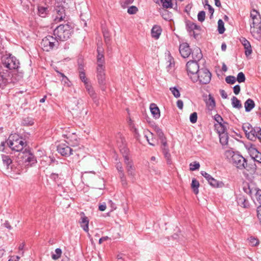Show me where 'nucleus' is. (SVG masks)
Instances as JSON below:
<instances>
[{
  "instance_id": "49",
  "label": "nucleus",
  "mask_w": 261,
  "mask_h": 261,
  "mask_svg": "<svg viewBox=\"0 0 261 261\" xmlns=\"http://www.w3.org/2000/svg\"><path fill=\"white\" fill-rule=\"evenodd\" d=\"M55 253L56 254H52L51 257L54 259H57L61 256L62 254V250L60 248H57L55 250Z\"/></svg>"
},
{
  "instance_id": "38",
  "label": "nucleus",
  "mask_w": 261,
  "mask_h": 261,
  "mask_svg": "<svg viewBox=\"0 0 261 261\" xmlns=\"http://www.w3.org/2000/svg\"><path fill=\"white\" fill-rule=\"evenodd\" d=\"M214 119L219 124L220 127H221L220 129L226 128L225 125V124L222 123L223 121V119L220 115L218 114L215 115L214 116Z\"/></svg>"
},
{
  "instance_id": "34",
  "label": "nucleus",
  "mask_w": 261,
  "mask_h": 261,
  "mask_svg": "<svg viewBox=\"0 0 261 261\" xmlns=\"http://www.w3.org/2000/svg\"><path fill=\"white\" fill-rule=\"evenodd\" d=\"M48 12V9L46 7L39 6L38 8V15L42 17H45L47 15Z\"/></svg>"
},
{
  "instance_id": "11",
  "label": "nucleus",
  "mask_w": 261,
  "mask_h": 261,
  "mask_svg": "<svg viewBox=\"0 0 261 261\" xmlns=\"http://www.w3.org/2000/svg\"><path fill=\"white\" fill-rule=\"evenodd\" d=\"M186 29L190 35L195 38H196L200 33V27L190 21H186Z\"/></svg>"
},
{
  "instance_id": "30",
  "label": "nucleus",
  "mask_w": 261,
  "mask_h": 261,
  "mask_svg": "<svg viewBox=\"0 0 261 261\" xmlns=\"http://www.w3.org/2000/svg\"><path fill=\"white\" fill-rule=\"evenodd\" d=\"M244 107L246 112L251 111L255 107L254 101L250 98L248 99L244 103Z\"/></svg>"
},
{
  "instance_id": "8",
  "label": "nucleus",
  "mask_w": 261,
  "mask_h": 261,
  "mask_svg": "<svg viewBox=\"0 0 261 261\" xmlns=\"http://www.w3.org/2000/svg\"><path fill=\"white\" fill-rule=\"evenodd\" d=\"M212 74L206 68H201L197 74V82L199 81L201 84H208L211 80Z\"/></svg>"
},
{
  "instance_id": "5",
  "label": "nucleus",
  "mask_w": 261,
  "mask_h": 261,
  "mask_svg": "<svg viewBox=\"0 0 261 261\" xmlns=\"http://www.w3.org/2000/svg\"><path fill=\"white\" fill-rule=\"evenodd\" d=\"M59 45V41L55 37L51 35L47 36L42 39L41 46L44 51H49L54 48H57Z\"/></svg>"
},
{
  "instance_id": "33",
  "label": "nucleus",
  "mask_w": 261,
  "mask_h": 261,
  "mask_svg": "<svg viewBox=\"0 0 261 261\" xmlns=\"http://www.w3.org/2000/svg\"><path fill=\"white\" fill-rule=\"evenodd\" d=\"M57 73L59 75L62 77V82L63 83L64 86H66L67 87H70L71 85V82L69 80L67 76H66L63 73L59 72V71H57Z\"/></svg>"
},
{
  "instance_id": "41",
  "label": "nucleus",
  "mask_w": 261,
  "mask_h": 261,
  "mask_svg": "<svg viewBox=\"0 0 261 261\" xmlns=\"http://www.w3.org/2000/svg\"><path fill=\"white\" fill-rule=\"evenodd\" d=\"M129 125L131 129V130L134 132L135 134V136L136 138L138 139V137H139V134L138 132V129L135 127V124L133 122V121L130 119L129 122Z\"/></svg>"
},
{
  "instance_id": "53",
  "label": "nucleus",
  "mask_w": 261,
  "mask_h": 261,
  "mask_svg": "<svg viewBox=\"0 0 261 261\" xmlns=\"http://www.w3.org/2000/svg\"><path fill=\"white\" fill-rule=\"evenodd\" d=\"M205 13L204 11H201L198 13V15H197V18H198V21H199L200 22H203L205 19Z\"/></svg>"
},
{
  "instance_id": "61",
  "label": "nucleus",
  "mask_w": 261,
  "mask_h": 261,
  "mask_svg": "<svg viewBox=\"0 0 261 261\" xmlns=\"http://www.w3.org/2000/svg\"><path fill=\"white\" fill-rule=\"evenodd\" d=\"M206 9H208V12L211 14L210 18H211L214 12V9L210 5H207Z\"/></svg>"
},
{
  "instance_id": "12",
  "label": "nucleus",
  "mask_w": 261,
  "mask_h": 261,
  "mask_svg": "<svg viewBox=\"0 0 261 261\" xmlns=\"http://www.w3.org/2000/svg\"><path fill=\"white\" fill-rule=\"evenodd\" d=\"M231 162L237 168L241 170L245 169L247 166L246 159L238 153L233 156V159Z\"/></svg>"
},
{
  "instance_id": "57",
  "label": "nucleus",
  "mask_w": 261,
  "mask_h": 261,
  "mask_svg": "<svg viewBox=\"0 0 261 261\" xmlns=\"http://www.w3.org/2000/svg\"><path fill=\"white\" fill-rule=\"evenodd\" d=\"M116 166L117 169L118 170V171L119 172L120 175H122V176H123L124 173H123V168H122L121 164L120 163H117L116 164Z\"/></svg>"
},
{
  "instance_id": "17",
  "label": "nucleus",
  "mask_w": 261,
  "mask_h": 261,
  "mask_svg": "<svg viewBox=\"0 0 261 261\" xmlns=\"http://www.w3.org/2000/svg\"><path fill=\"white\" fill-rule=\"evenodd\" d=\"M179 51L184 58H188L191 54V50L187 43H182L179 45Z\"/></svg>"
},
{
  "instance_id": "48",
  "label": "nucleus",
  "mask_w": 261,
  "mask_h": 261,
  "mask_svg": "<svg viewBox=\"0 0 261 261\" xmlns=\"http://www.w3.org/2000/svg\"><path fill=\"white\" fill-rule=\"evenodd\" d=\"M190 169L191 171L197 170L200 167V164L198 162H194L190 164Z\"/></svg>"
},
{
  "instance_id": "1",
  "label": "nucleus",
  "mask_w": 261,
  "mask_h": 261,
  "mask_svg": "<svg viewBox=\"0 0 261 261\" xmlns=\"http://www.w3.org/2000/svg\"><path fill=\"white\" fill-rule=\"evenodd\" d=\"M250 16V33L253 38L259 40L261 39V16L257 11L253 9Z\"/></svg>"
},
{
  "instance_id": "62",
  "label": "nucleus",
  "mask_w": 261,
  "mask_h": 261,
  "mask_svg": "<svg viewBox=\"0 0 261 261\" xmlns=\"http://www.w3.org/2000/svg\"><path fill=\"white\" fill-rule=\"evenodd\" d=\"M257 216L258 218L259 222L261 221V205L257 207Z\"/></svg>"
},
{
  "instance_id": "22",
  "label": "nucleus",
  "mask_w": 261,
  "mask_h": 261,
  "mask_svg": "<svg viewBox=\"0 0 261 261\" xmlns=\"http://www.w3.org/2000/svg\"><path fill=\"white\" fill-rule=\"evenodd\" d=\"M226 130V128H223L219 130L220 142L223 146L225 145L228 143L229 137L228 134L225 133Z\"/></svg>"
},
{
  "instance_id": "31",
  "label": "nucleus",
  "mask_w": 261,
  "mask_h": 261,
  "mask_svg": "<svg viewBox=\"0 0 261 261\" xmlns=\"http://www.w3.org/2000/svg\"><path fill=\"white\" fill-rule=\"evenodd\" d=\"M192 53V58L194 59V61H196V60H200L202 57V55L201 52V50L199 48H195Z\"/></svg>"
},
{
  "instance_id": "42",
  "label": "nucleus",
  "mask_w": 261,
  "mask_h": 261,
  "mask_svg": "<svg viewBox=\"0 0 261 261\" xmlns=\"http://www.w3.org/2000/svg\"><path fill=\"white\" fill-rule=\"evenodd\" d=\"M252 128V126L249 123H245L243 125L242 128L247 137H248V135L250 133Z\"/></svg>"
},
{
  "instance_id": "21",
  "label": "nucleus",
  "mask_w": 261,
  "mask_h": 261,
  "mask_svg": "<svg viewBox=\"0 0 261 261\" xmlns=\"http://www.w3.org/2000/svg\"><path fill=\"white\" fill-rule=\"evenodd\" d=\"M251 157L256 162L261 163V153L252 145L248 149Z\"/></svg>"
},
{
  "instance_id": "64",
  "label": "nucleus",
  "mask_w": 261,
  "mask_h": 261,
  "mask_svg": "<svg viewBox=\"0 0 261 261\" xmlns=\"http://www.w3.org/2000/svg\"><path fill=\"white\" fill-rule=\"evenodd\" d=\"M106 204L105 203H103L99 205L98 209L100 211H104L106 210Z\"/></svg>"
},
{
  "instance_id": "63",
  "label": "nucleus",
  "mask_w": 261,
  "mask_h": 261,
  "mask_svg": "<svg viewBox=\"0 0 261 261\" xmlns=\"http://www.w3.org/2000/svg\"><path fill=\"white\" fill-rule=\"evenodd\" d=\"M177 107L180 110H182L184 106L183 101L181 100H178L176 102Z\"/></svg>"
},
{
  "instance_id": "3",
  "label": "nucleus",
  "mask_w": 261,
  "mask_h": 261,
  "mask_svg": "<svg viewBox=\"0 0 261 261\" xmlns=\"http://www.w3.org/2000/svg\"><path fill=\"white\" fill-rule=\"evenodd\" d=\"M154 129L161 140L162 152L164 154V158L166 160L167 164L170 165L172 164L171 155L169 152V149L167 146V141L166 140L165 137H164V133L157 125L154 126Z\"/></svg>"
},
{
  "instance_id": "54",
  "label": "nucleus",
  "mask_w": 261,
  "mask_h": 261,
  "mask_svg": "<svg viewBox=\"0 0 261 261\" xmlns=\"http://www.w3.org/2000/svg\"><path fill=\"white\" fill-rule=\"evenodd\" d=\"M79 75L80 79L84 83V85H86V83H89L88 79L86 76L85 71H81V73H80Z\"/></svg>"
},
{
  "instance_id": "7",
  "label": "nucleus",
  "mask_w": 261,
  "mask_h": 261,
  "mask_svg": "<svg viewBox=\"0 0 261 261\" xmlns=\"http://www.w3.org/2000/svg\"><path fill=\"white\" fill-rule=\"evenodd\" d=\"M3 64L6 68L10 70L18 69L19 66V61L11 55L4 57Z\"/></svg>"
},
{
  "instance_id": "20",
  "label": "nucleus",
  "mask_w": 261,
  "mask_h": 261,
  "mask_svg": "<svg viewBox=\"0 0 261 261\" xmlns=\"http://www.w3.org/2000/svg\"><path fill=\"white\" fill-rule=\"evenodd\" d=\"M81 218L79 220V223L81 227L86 232L89 231V220L87 217H86L83 212L80 214Z\"/></svg>"
},
{
  "instance_id": "26",
  "label": "nucleus",
  "mask_w": 261,
  "mask_h": 261,
  "mask_svg": "<svg viewBox=\"0 0 261 261\" xmlns=\"http://www.w3.org/2000/svg\"><path fill=\"white\" fill-rule=\"evenodd\" d=\"M145 137L146 138L148 143L151 146L155 145V139L153 138V134L148 130H145L144 132Z\"/></svg>"
},
{
  "instance_id": "19",
  "label": "nucleus",
  "mask_w": 261,
  "mask_h": 261,
  "mask_svg": "<svg viewBox=\"0 0 261 261\" xmlns=\"http://www.w3.org/2000/svg\"><path fill=\"white\" fill-rule=\"evenodd\" d=\"M85 86L88 94L92 98L93 102L96 104V106H98L99 105L98 98H97V95L91 85L89 83H86Z\"/></svg>"
},
{
  "instance_id": "43",
  "label": "nucleus",
  "mask_w": 261,
  "mask_h": 261,
  "mask_svg": "<svg viewBox=\"0 0 261 261\" xmlns=\"http://www.w3.org/2000/svg\"><path fill=\"white\" fill-rule=\"evenodd\" d=\"M8 82V80L0 74V89H3Z\"/></svg>"
},
{
  "instance_id": "27",
  "label": "nucleus",
  "mask_w": 261,
  "mask_h": 261,
  "mask_svg": "<svg viewBox=\"0 0 261 261\" xmlns=\"http://www.w3.org/2000/svg\"><path fill=\"white\" fill-rule=\"evenodd\" d=\"M260 127H252L250 133L248 135L247 138L252 141L255 140L258 134L260 132Z\"/></svg>"
},
{
  "instance_id": "59",
  "label": "nucleus",
  "mask_w": 261,
  "mask_h": 261,
  "mask_svg": "<svg viewBox=\"0 0 261 261\" xmlns=\"http://www.w3.org/2000/svg\"><path fill=\"white\" fill-rule=\"evenodd\" d=\"M117 137H119L120 140H117V143L118 144V145L119 146H121V144H122V145H123V141L124 140V138L122 137V135L120 133H118L117 135Z\"/></svg>"
},
{
  "instance_id": "39",
  "label": "nucleus",
  "mask_w": 261,
  "mask_h": 261,
  "mask_svg": "<svg viewBox=\"0 0 261 261\" xmlns=\"http://www.w3.org/2000/svg\"><path fill=\"white\" fill-rule=\"evenodd\" d=\"M224 23L222 19H219L218 21V31L219 34H222L225 32Z\"/></svg>"
},
{
  "instance_id": "60",
  "label": "nucleus",
  "mask_w": 261,
  "mask_h": 261,
  "mask_svg": "<svg viewBox=\"0 0 261 261\" xmlns=\"http://www.w3.org/2000/svg\"><path fill=\"white\" fill-rule=\"evenodd\" d=\"M233 92L236 95H238L240 92V86L239 85L234 86L233 88Z\"/></svg>"
},
{
  "instance_id": "25",
  "label": "nucleus",
  "mask_w": 261,
  "mask_h": 261,
  "mask_svg": "<svg viewBox=\"0 0 261 261\" xmlns=\"http://www.w3.org/2000/svg\"><path fill=\"white\" fill-rule=\"evenodd\" d=\"M150 110L153 117L155 119H159L160 117V111L157 105L152 103L150 105Z\"/></svg>"
},
{
  "instance_id": "9",
  "label": "nucleus",
  "mask_w": 261,
  "mask_h": 261,
  "mask_svg": "<svg viewBox=\"0 0 261 261\" xmlns=\"http://www.w3.org/2000/svg\"><path fill=\"white\" fill-rule=\"evenodd\" d=\"M105 65L96 66V77L98 84L101 86V89L103 90L104 86L106 84V72Z\"/></svg>"
},
{
  "instance_id": "23",
  "label": "nucleus",
  "mask_w": 261,
  "mask_h": 261,
  "mask_svg": "<svg viewBox=\"0 0 261 261\" xmlns=\"http://www.w3.org/2000/svg\"><path fill=\"white\" fill-rule=\"evenodd\" d=\"M103 51V49L102 47L99 46L97 47V66L105 65V60Z\"/></svg>"
},
{
  "instance_id": "44",
  "label": "nucleus",
  "mask_w": 261,
  "mask_h": 261,
  "mask_svg": "<svg viewBox=\"0 0 261 261\" xmlns=\"http://www.w3.org/2000/svg\"><path fill=\"white\" fill-rule=\"evenodd\" d=\"M249 244L252 246H255L258 245L259 244V240L253 237H251L248 239Z\"/></svg>"
},
{
  "instance_id": "52",
  "label": "nucleus",
  "mask_w": 261,
  "mask_h": 261,
  "mask_svg": "<svg viewBox=\"0 0 261 261\" xmlns=\"http://www.w3.org/2000/svg\"><path fill=\"white\" fill-rule=\"evenodd\" d=\"M225 81L228 84H233L236 81V79L233 76L229 75L225 78Z\"/></svg>"
},
{
  "instance_id": "36",
  "label": "nucleus",
  "mask_w": 261,
  "mask_h": 261,
  "mask_svg": "<svg viewBox=\"0 0 261 261\" xmlns=\"http://www.w3.org/2000/svg\"><path fill=\"white\" fill-rule=\"evenodd\" d=\"M237 154V153H236L231 149L226 150L224 153L225 157L230 160H231V161L233 160V156Z\"/></svg>"
},
{
  "instance_id": "15",
  "label": "nucleus",
  "mask_w": 261,
  "mask_h": 261,
  "mask_svg": "<svg viewBox=\"0 0 261 261\" xmlns=\"http://www.w3.org/2000/svg\"><path fill=\"white\" fill-rule=\"evenodd\" d=\"M57 150L63 156H68L72 154V149L67 144L62 143L57 147Z\"/></svg>"
},
{
  "instance_id": "2",
  "label": "nucleus",
  "mask_w": 261,
  "mask_h": 261,
  "mask_svg": "<svg viewBox=\"0 0 261 261\" xmlns=\"http://www.w3.org/2000/svg\"><path fill=\"white\" fill-rule=\"evenodd\" d=\"M73 32V29L70 24H61L55 29L54 35L58 41H64L70 38Z\"/></svg>"
},
{
  "instance_id": "51",
  "label": "nucleus",
  "mask_w": 261,
  "mask_h": 261,
  "mask_svg": "<svg viewBox=\"0 0 261 261\" xmlns=\"http://www.w3.org/2000/svg\"><path fill=\"white\" fill-rule=\"evenodd\" d=\"M245 79L246 78L245 74L242 72H240L238 74L237 80L239 83H242L245 82Z\"/></svg>"
},
{
  "instance_id": "35",
  "label": "nucleus",
  "mask_w": 261,
  "mask_h": 261,
  "mask_svg": "<svg viewBox=\"0 0 261 261\" xmlns=\"http://www.w3.org/2000/svg\"><path fill=\"white\" fill-rule=\"evenodd\" d=\"M231 103L232 107L234 108L240 109L242 108V105L240 101L235 96H233L232 97Z\"/></svg>"
},
{
  "instance_id": "4",
  "label": "nucleus",
  "mask_w": 261,
  "mask_h": 261,
  "mask_svg": "<svg viewBox=\"0 0 261 261\" xmlns=\"http://www.w3.org/2000/svg\"><path fill=\"white\" fill-rule=\"evenodd\" d=\"M7 144L12 150L21 151L25 146L26 142L17 134H11L7 141Z\"/></svg>"
},
{
  "instance_id": "14",
  "label": "nucleus",
  "mask_w": 261,
  "mask_h": 261,
  "mask_svg": "<svg viewBox=\"0 0 261 261\" xmlns=\"http://www.w3.org/2000/svg\"><path fill=\"white\" fill-rule=\"evenodd\" d=\"M23 155L21 156L24 159V163L27 166H32L36 163V159L34 155L27 149L22 152Z\"/></svg>"
},
{
  "instance_id": "29",
  "label": "nucleus",
  "mask_w": 261,
  "mask_h": 261,
  "mask_svg": "<svg viewBox=\"0 0 261 261\" xmlns=\"http://www.w3.org/2000/svg\"><path fill=\"white\" fill-rule=\"evenodd\" d=\"M162 29L159 25H154L151 29L152 37L156 39H158L161 34Z\"/></svg>"
},
{
  "instance_id": "46",
  "label": "nucleus",
  "mask_w": 261,
  "mask_h": 261,
  "mask_svg": "<svg viewBox=\"0 0 261 261\" xmlns=\"http://www.w3.org/2000/svg\"><path fill=\"white\" fill-rule=\"evenodd\" d=\"M22 123L26 126L32 125L34 124V120L31 118H26L22 120Z\"/></svg>"
},
{
  "instance_id": "56",
  "label": "nucleus",
  "mask_w": 261,
  "mask_h": 261,
  "mask_svg": "<svg viewBox=\"0 0 261 261\" xmlns=\"http://www.w3.org/2000/svg\"><path fill=\"white\" fill-rule=\"evenodd\" d=\"M138 11V8L136 6H130L127 9V13L129 14H134Z\"/></svg>"
},
{
  "instance_id": "32",
  "label": "nucleus",
  "mask_w": 261,
  "mask_h": 261,
  "mask_svg": "<svg viewBox=\"0 0 261 261\" xmlns=\"http://www.w3.org/2000/svg\"><path fill=\"white\" fill-rule=\"evenodd\" d=\"M208 183L211 186L214 188H220L222 187L224 185L222 181H219L214 179L213 177H212L210 179V180L208 181Z\"/></svg>"
},
{
  "instance_id": "58",
  "label": "nucleus",
  "mask_w": 261,
  "mask_h": 261,
  "mask_svg": "<svg viewBox=\"0 0 261 261\" xmlns=\"http://www.w3.org/2000/svg\"><path fill=\"white\" fill-rule=\"evenodd\" d=\"M201 174L203 177H204L206 179V180H207L208 182L210 180V179H211L212 177L211 175H210L209 174H208L207 173H206V172L203 171H202L201 172Z\"/></svg>"
},
{
  "instance_id": "24",
  "label": "nucleus",
  "mask_w": 261,
  "mask_h": 261,
  "mask_svg": "<svg viewBox=\"0 0 261 261\" xmlns=\"http://www.w3.org/2000/svg\"><path fill=\"white\" fill-rule=\"evenodd\" d=\"M241 41L245 48V54L247 57L250 56L252 52L250 42L245 38H243Z\"/></svg>"
},
{
  "instance_id": "45",
  "label": "nucleus",
  "mask_w": 261,
  "mask_h": 261,
  "mask_svg": "<svg viewBox=\"0 0 261 261\" xmlns=\"http://www.w3.org/2000/svg\"><path fill=\"white\" fill-rule=\"evenodd\" d=\"M161 2L164 8H169L172 7L171 0H161Z\"/></svg>"
},
{
  "instance_id": "6",
  "label": "nucleus",
  "mask_w": 261,
  "mask_h": 261,
  "mask_svg": "<svg viewBox=\"0 0 261 261\" xmlns=\"http://www.w3.org/2000/svg\"><path fill=\"white\" fill-rule=\"evenodd\" d=\"M186 69L188 75L192 82H197V74L200 70L197 62L194 60L189 61L186 64Z\"/></svg>"
},
{
  "instance_id": "37",
  "label": "nucleus",
  "mask_w": 261,
  "mask_h": 261,
  "mask_svg": "<svg viewBox=\"0 0 261 261\" xmlns=\"http://www.w3.org/2000/svg\"><path fill=\"white\" fill-rule=\"evenodd\" d=\"M191 187L194 193L196 194H198V188L199 187V181L195 178L193 179L192 181Z\"/></svg>"
},
{
  "instance_id": "18",
  "label": "nucleus",
  "mask_w": 261,
  "mask_h": 261,
  "mask_svg": "<svg viewBox=\"0 0 261 261\" xmlns=\"http://www.w3.org/2000/svg\"><path fill=\"white\" fill-rule=\"evenodd\" d=\"M236 201L238 204L243 208H248L250 203L247 197L243 194H238L236 196Z\"/></svg>"
},
{
  "instance_id": "55",
  "label": "nucleus",
  "mask_w": 261,
  "mask_h": 261,
  "mask_svg": "<svg viewBox=\"0 0 261 261\" xmlns=\"http://www.w3.org/2000/svg\"><path fill=\"white\" fill-rule=\"evenodd\" d=\"M197 114L196 112H194L190 115V120L192 123H195L197 122Z\"/></svg>"
},
{
  "instance_id": "16",
  "label": "nucleus",
  "mask_w": 261,
  "mask_h": 261,
  "mask_svg": "<svg viewBox=\"0 0 261 261\" xmlns=\"http://www.w3.org/2000/svg\"><path fill=\"white\" fill-rule=\"evenodd\" d=\"M55 11L56 16L55 17V21L57 22L63 20L65 17V13L64 8L59 4L56 6Z\"/></svg>"
},
{
  "instance_id": "13",
  "label": "nucleus",
  "mask_w": 261,
  "mask_h": 261,
  "mask_svg": "<svg viewBox=\"0 0 261 261\" xmlns=\"http://www.w3.org/2000/svg\"><path fill=\"white\" fill-rule=\"evenodd\" d=\"M124 152L126 154H123L124 163L126 165V169L128 175L134 177L135 175V168L132 163V160L127 155V149L124 148Z\"/></svg>"
},
{
  "instance_id": "10",
  "label": "nucleus",
  "mask_w": 261,
  "mask_h": 261,
  "mask_svg": "<svg viewBox=\"0 0 261 261\" xmlns=\"http://www.w3.org/2000/svg\"><path fill=\"white\" fill-rule=\"evenodd\" d=\"M243 190L245 193L250 195L254 193L256 200L261 205V190L254 187L252 185H248L247 187H244Z\"/></svg>"
},
{
  "instance_id": "28",
  "label": "nucleus",
  "mask_w": 261,
  "mask_h": 261,
  "mask_svg": "<svg viewBox=\"0 0 261 261\" xmlns=\"http://www.w3.org/2000/svg\"><path fill=\"white\" fill-rule=\"evenodd\" d=\"M205 103L207 109L210 111L213 110L216 106L215 99L211 94L208 95V97L206 99Z\"/></svg>"
},
{
  "instance_id": "50",
  "label": "nucleus",
  "mask_w": 261,
  "mask_h": 261,
  "mask_svg": "<svg viewBox=\"0 0 261 261\" xmlns=\"http://www.w3.org/2000/svg\"><path fill=\"white\" fill-rule=\"evenodd\" d=\"M167 60V63H168L167 68H170L172 67L174 63V59L171 57L169 53L168 54Z\"/></svg>"
},
{
  "instance_id": "40",
  "label": "nucleus",
  "mask_w": 261,
  "mask_h": 261,
  "mask_svg": "<svg viewBox=\"0 0 261 261\" xmlns=\"http://www.w3.org/2000/svg\"><path fill=\"white\" fill-rule=\"evenodd\" d=\"M2 157L3 163L8 168L9 165L12 163V160L8 155L3 154Z\"/></svg>"
},
{
  "instance_id": "47",
  "label": "nucleus",
  "mask_w": 261,
  "mask_h": 261,
  "mask_svg": "<svg viewBox=\"0 0 261 261\" xmlns=\"http://www.w3.org/2000/svg\"><path fill=\"white\" fill-rule=\"evenodd\" d=\"M169 89L175 97L178 98L180 97V94L179 91L176 88V87H170Z\"/></svg>"
}]
</instances>
